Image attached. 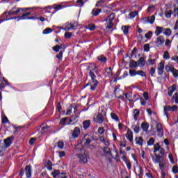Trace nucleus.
Wrapping results in <instances>:
<instances>
[{"label": "nucleus", "instance_id": "nucleus-1", "mask_svg": "<svg viewBox=\"0 0 178 178\" xmlns=\"http://www.w3.org/2000/svg\"><path fill=\"white\" fill-rule=\"evenodd\" d=\"M76 156L79 159V163H81L82 165H86V163H88V160L90 159V154L86 150L77 154Z\"/></svg>", "mask_w": 178, "mask_h": 178}, {"label": "nucleus", "instance_id": "nucleus-2", "mask_svg": "<svg viewBox=\"0 0 178 178\" xmlns=\"http://www.w3.org/2000/svg\"><path fill=\"white\" fill-rule=\"evenodd\" d=\"M115 17L116 16L115 15V13H111L109 16L107 17L106 19H104V22H106L107 25L106 29H108V30H111V29H113V20H115Z\"/></svg>", "mask_w": 178, "mask_h": 178}, {"label": "nucleus", "instance_id": "nucleus-3", "mask_svg": "<svg viewBox=\"0 0 178 178\" xmlns=\"http://www.w3.org/2000/svg\"><path fill=\"white\" fill-rule=\"evenodd\" d=\"M176 112L177 111V106L173 105L172 106L170 105L165 106L163 108L164 115L166 116L167 119H169V111Z\"/></svg>", "mask_w": 178, "mask_h": 178}, {"label": "nucleus", "instance_id": "nucleus-4", "mask_svg": "<svg viewBox=\"0 0 178 178\" xmlns=\"http://www.w3.org/2000/svg\"><path fill=\"white\" fill-rule=\"evenodd\" d=\"M22 10H24V9L22 8H13L9 12H6L3 14V16H8L7 15H8V16H15L16 15H17L18 13H20V12H22Z\"/></svg>", "mask_w": 178, "mask_h": 178}, {"label": "nucleus", "instance_id": "nucleus-5", "mask_svg": "<svg viewBox=\"0 0 178 178\" xmlns=\"http://www.w3.org/2000/svg\"><path fill=\"white\" fill-rule=\"evenodd\" d=\"M31 15V12L23 13L22 15H19V20H35L38 19L37 15L33 17H29Z\"/></svg>", "mask_w": 178, "mask_h": 178}, {"label": "nucleus", "instance_id": "nucleus-6", "mask_svg": "<svg viewBox=\"0 0 178 178\" xmlns=\"http://www.w3.org/2000/svg\"><path fill=\"white\" fill-rule=\"evenodd\" d=\"M153 152L154 154L159 152L161 155H165V149L161 147V145H159V143H156L154 145Z\"/></svg>", "mask_w": 178, "mask_h": 178}, {"label": "nucleus", "instance_id": "nucleus-7", "mask_svg": "<svg viewBox=\"0 0 178 178\" xmlns=\"http://www.w3.org/2000/svg\"><path fill=\"white\" fill-rule=\"evenodd\" d=\"M151 156H152V162H154V163H156V164L159 163L163 160H165L163 155L161 156L159 154H154V155L151 154Z\"/></svg>", "mask_w": 178, "mask_h": 178}, {"label": "nucleus", "instance_id": "nucleus-8", "mask_svg": "<svg viewBox=\"0 0 178 178\" xmlns=\"http://www.w3.org/2000/svg\"><path fill=\"white\" fill-rule=\"evenodd\" d=\"M156 132L158 137H163V125L161 123H157L156 125Z\"/></svg>", "mask_w": 178, "mask_h": 178}, {"label": "nucleus", "instance_id": "nucleus-9", "mask_svg": "<svg viewBox=\"0 0 178 178\" xmlns=\"http://www.w3.org/2000/svg\"><path fill=\"white\" fill-rule=\"evenodd\" d=\"M163 44H165V38L163 35L157 37L154 41L155 47L159 48V47H162Z\"/></svg>", "mask_w": 178, "mask_h": 178}, {"label": "nucleus", "instance_id": "nucleus-10", "mask_svg": "<svg viewBox=\"0 0 178 178\" xmlns=\"http://www.w3.org/2000/svg\"><path fill=\"white\" fill-rule=\"evenodd\" d=\"M64 29L65 31H70V30H76V29H77V22H74L73 24H72V23H66Z\"/></svg>", "mask_w": 178, "mask_h": 178}, {"label": "nucleus", "instance_id": "nucleus-11", "mask_svg": "<svg viewBox=\"0 0 178 178\" xmlns=\"http://www.w3.org/2000/svg\"><path fill=\"white\" fill-rule=\"evenodd\" d=\"M51 131V127L47 125V124H42L41 126L40 133L45 136L47 133H49Z\"/></svg>", "mask_w": 178, "mask_h": 178}, {"label": "nucleus", "instance_id": "nucleus-12", "mask_svg": "<svg viewBox=\"0 0 178 178\" xmlns=\"http://www.w3.org/2000/svg\"><path fill=\"white\" fill-rule=\"evenodd\" d=\"M72 6H67L65 3H62L60 4H54L52 6L53 9H55L56 10H60L61 9H65V8H69Z\"/></svg>", "mask_w": 178, "mask_h": 178}, {"label": "nucleus", "instance_id": "nucleus-13", "mask_svg": "<svg viewBox=\"0 0 178 178\" xmlns=\"http://www.w3.org/2000/svg\"><path fill=\"white\" fill-rule=\"evenodd\" d=\"M33 173V170L31 165H26L25 167V175L26 178H31V175Z\"/></svg>", "mask_w": 178, "mask_h": 178}, {"label": "nucleus", "instance_id": "nucleus-14", "mask_svg": "<svg viewBox=\"0 0 178 178\" xmlns=\"http://www.w3.org/2000/svg\"><path fill=\"white\" fill-rule=\"evenodd\" d=\"M104 120H105V117L104 116V115L102 113L97 114V115L95 118V122H96V123H99V124L102 123Z\"/></svg>", "mask_w": 178, "mask_h": 178}, {"label": "nucleus", "instance_id": "nucleus-15", "mask_svg": "<svg viewBox=\"0 0 178 178\" xmlns=\"http://www.w3.org/2000/svg\"><path fill=\"white\" fill-rule=\"evenodd\" d=\"M81 131H80V128L76 127L72 131V137L73 138H79Z\"/></svg>", "mask_w": 178, "mask_h": 178}, {"label": "nucleus", "instance_id": "nucleus-16", "mask_svg": "<svg viewBox=\"0 0 178 178\" xmlns=\"http://www.w3.org/2000/svg\"><path fill=\"white\" fill-rule=\"evenodd\" d=\"M135 172H136V175L139 177L144 175V172H143V168L138 165V164L135 168Z\"/></svg>", "mask_w": 178, "mask_h": 178}, {"label": "nucleus", "instance_id": "nucleus-17", "mask_svg": "<svg viewBox=\"0 0 178 178\" xmlns=\"http://www.w3.org/2000/svg\"><path fill=\"white\" fill-rule=\"evenodd\" d=\"M77 119H79V116L77 115H72L70 118V121L68 122V125H74L77 122Z\"/></svg>", "mask_w": 178, "mask_h": 178}, {"label": "nucleus", "instance_id": "nucleus-18", "mask_svg": "<svg viewBox=\"0 0 178 178\" xmlns=\"http://www.w3.org/2000/svg\"><path fill=\"white\" fill-rule=\"evenodd\" d=\"M88 70L89 72H95L96 74H98V67L94 63L90 64L88 67Z\"/></svg>", "mask_w": 178, "mask_h": 178}, {"label": "nucleus", "instance_id": "nucleus-19", "mask_svg": "<svg viewBox=\"0 0 178 178\" xmlns=\"http://www.w3.org/2000/svg\"><path fill=\"white\" fill-rule=\"evenodd\" d=\"M165 69V64H163V62H161L159 64L158 71L157 73L159 76H161V74H163V70Z\"/></svg>", "mask_w": 178, "mask_h": 178}, {"label": "nucleus", "instance_id": "nucleus-20", "mask_svg": "<svg viewBox=\"0 0 178 178\" xmlns=\"http://www.w3.org/2000/svg\"><path fill=\"white\" fill-rule=\"evenodd\" d=\"M122 161L126 163L127 169L129 170H131V162H130V160L127 159V156H122Z\"/></svg>", "mask_w": 178, "mask_h": 178}, {"label": "nucleus", "instance_id": "nucleus-21", "mask_svg": "<svg viewBox=\"0 0 178 178\" xmlns=\"http://www.w3.org/2000/svg\"><path fill=\"white\" fill-rule=\"evenodd\" d=\"M126 138L129 141V143H132L133 141V131L131 129H128L126 134Z\"/></svg>", "mask_w": 178, "mask_h": 178}, {"label": "nucleus", "instance_id": "nucleus-22", "mask_svg": "<svg viewBox=\"0 0 178 178\" xmlns=\"http://www.w3.org/2000/svg\"><path fill=\"white\" fill-rule=\"evenodd\" d=\"M177 86H176V84L172 85V86H170L168 88V94L169 95V97H172V95H173V92L177 90Z\"/></svg>", "mask_w": 178, "mask_h": 178}, {"label": "nucleus", "instance_id": "nucleus-23", "mask_svg": "<svg viewBox=\"0 0 178 178\" xmlns=\"http://www.w3.org/2000/svg\"><path fill=\"white\" fill-rule=\"evenodd\" d=\"M97 60H99V62H101V63H103L104 65H105V63H106L108 58H106V57H105V56L104 55H100L99 56L97 57Z\"/></svg>", "mask_w": 178, "mask_h": 178}, {"label": "nucleus", "instance_id": "nucleus-24", "mask_svg": "<svg viewBox=\"0 0 178 178\" xmlns=\"http://www.w3.org/2000/svg\"><path fill=\"white\" fill-rule=\"evenodd\" d=\"M121 92H122L123 95H125V98L129 101L130 102H131V101H133V93L132 92H129V93H124L122 90H120Z\"/></svg>", "mask_w": 178, "mask_h": 178}, {"label": "nucleus", "instance_id": "nucleus-25", "mask_svg": "<svg viewBox=\"0 0 178 178\" xmlns=\"http://www.w3.org/2000/svg\"><path fill=\"white\" fill-rule=\"evenodd\" d=\"M12 137H8L6 140H4V145L6 148H9L12 145Z\"/></svg>", "mask_w": 178, "mask_h": 178}, {"label": "nucleus", "instance_id": "nucleus-26", "mask_svg": "<svg viewBox=\"0 0 178 178\" xmlns=\"http://www.w3.org/2000/svg\"><path fill=\"white\" fill-rule=\"evenodd\" d=\"M98 81H92L90 82V90L91 91H95V89L97 88L98 86Z\"/></svg>", "mask_w": 178, "mask_h": 178}, {"label": "nucleus", "instance_id": "nucleus-27", "mask_svg": "<svg viewBox=\"0 0 178 178\" xmlns=\"http://www.w3.org/2000/svg\"><path fill=\"white\" fill-rule=\"evenodd\" d=\"M164 29L162 26H156L155 31L156 35H161L163 33Z\"/></svg>", "mask_w": 178, "mask_h": 178}, {"label": "nucleus", "instance_id": "nucleus-28", "mask_svg": "<svg viewBox=\"0 0 178 178\" xmlns=\"http://www.w3.org/2000/svg\"><path fill=\"white\" fill-rule=\"evenodd\" d=\"M135 141L136 144H137L138 145H143L144 143V139H143V137L141 136H138L135 138Z\"/></svg>", "mask_w": 178, "mask_h": 178}, {"label": "nucleus", "instance_id": "nucleus-29", "mask_svg": "<svg viewBox=\"0 0 178 178\" xmlns=\"http://www.w3.org/2000/svg\"><path fill=\"white\" fill-rule=\"evenodd\" d=\"M100 141L101 143H103L104 145H106V147H109V145H111L109 140L104 136L100 137Z\"/></svg>", "mask_w": 178, "mask_h": 178}, {"label": "nucleus", "instance_id": "nucleus-30", "mask_svg": "<svg viewBox=\"0 0 178 178\" xmlns=\"http://www.w3.org/2000/svg\"><path fill=\"white\" fill-rule=\"evenodd\" d=\"M173 13H175V11H173L172 10H167L164 13V15H165L166 19H170V17H172V15H173Z\"/></svg>", "mask_w": 178, "mask_h": 178}, {"label": "nucleus", "instance_id": "nucleus-31", "mask_svg": "<svg viewBox=\"0 0 178 178\" xmlns=\"http://www.w3.org/2000/svg\"><path fill=\"white\" fill-rule=\"evenodd\" d=\"M90 126H91V122L90 120H85L83 122V127L85 130L89 129Z\"/></svg>", "mask_w": 178, "mask_h": 178}, {"label": "nucleus", "instance_id": "nucleus-32", "mask_svg": "<svg viewBox=\"0 0 178 178\" xmlns=\"http://www.w3.org/2000/svg\"><path fill=\"white\" fill-rule=\"evenodd\" d=\"M141 128L143 131H148V129H149V124H148V122H143L141 124Z\"/></svg>", "mask_w": 178, "mask_h": 178}, {"label": "nucleus", "instance_id": "nucleus-33", "mask_svg": "<svg viewBox=\"0 0 178 178\" xmlns=\"http://www.w3.org/2000/svg\"><path fill=\"white\" fill-rule=\"evenodd\" d=\"M138 65L140 67L145 66V59L143 57L140 58L138 60Z\"/></svg>", "mask_w": 178, "mask_h": 178}, {"label": "nucleus", "instance_id": "nucleus-34", "mask_svg": "<svg viewBox=\"0 0 178 178\" xmlns=\"http://www.w3.org/2000/svg\"><path fill=\"white\" fill-rule=\"evenodd\" d=\"M129 29H130V26H122L121 30H122L124 35H127V34H129Z\"/></svg>", "mask_w": 178, "mask_h": 178}, {"label": "nucleus", "instance_id": "nucleus-35", "mask_svg": "<svg viewBox=\"0 0 178 178\" xmlns=\"http://www.w3.org/2000/svg\"><path fill=\"white\" fill-rule=\"evenodd\" d=\"M103 152L106 156L112 155V152H111V148H109V147H104Z\"/></svg>", "mask_w": 178, "mask_h": 178}, {"label": "nucleus", "instance_id": "nucleus-36", "mask_svg": "<svg viewBox=\"0 0 178 178\" xmlns=\"http://www.w3.org/2000/svg\"><path fill=\"white\" fill-rule=\"evenodd\" d=\"M95 74H97V73H95V71H90L89 72V76L92 81H97V76Z\"/></svg>", "mask_w": 178, "mask_h": 178}, {"label": "nucleus", "instance_id": "nucleus-37", "mask_svg": "<svg viewBox=\"0 0 178 178\" xmlns=\"http://www.w3.org/2000/svg\"><path fill=\"white\" fill-rule=\"evenodd\" d=\"M67 117L61 118L59 124H60V126H69V124H66V122H67Z\"/></svg>", "mask_w": 178, "mask_h": 178}, {"label": "nucleus", "instance_id": "nucleus-38", "mask_svg": "<svg viewBox=\"0 0 178 178\" xmlns=\"http://www.w3.org/2000/svg\"><path fill=\"white\" fill-rule=\"evenodd\" d=\"M102 12V10L101 9H99V8H94L92 10V15L93 16H98Z\"/></svg>", "mask_w": 178, "mask_h": 178}, {"label": "nucleus", "instance_id": "nucleus-39", "mask_svg": "<svg viewBox=\"0 0 178 178\" xmlns=\"http://www.w3.org/2000/svg\"><path fill=\"white\" fill-rule=\"evenodd\" d=\"M131 129H133L134 131L136 134L140 133V124H134L131 127Z\"/></svg>", "mask_w": 178, "mask_h": 178}, {"label": "nucleus", "instance_id": "nucleus-40", "mask_svg": "<svg viewBox=\"0 0 178 178\" xmlns=\"http://www.w3.org/2000/svg\"><path fill=\"white\" fill-rule=\"evenodd\" d=\"M163 33L164 35H167V37L172 35V30H170V29H169V28L164 29V31Z\"/></svg>", "mask_w": 178, "mask_h": 178}, {"label": "nucleus", "instance_id": "nucleus-41", "mask_svg": "<svg viewBox=\"0 0 178 178\" xmlns=\"http://www.w3.org/2000/svg\"><path fill=\"white\" fill-rule=\"evenodd\" d=\"M137 62H136L134 60H131L129 62V67H131V69H134V67H137Z\"/></svg>", "mask_w": 178, "mask_h": 178}, {"label": "nucleus", "instance_id": "nucleus-42", "mask_svg": "<svg viewBox=\"0 0 178 178\" xmlns=\"http://www.w3.org/2000/svg\"><path fill=\"white\" fill-rule=\"evenodd\" d=\"M111 119H113V120H115V122H119V117L118 116V115H116V113H111Z\"/></svg>", "mask_w": 178, "mask_h": 178}, {"label": "nucleus", "instance_id": "nucleus-43", "mask_svg": "<svg viewBox=\"0 0 178 178\" xmlns=\"http://www.w3.org/2000/svg\"><path fill=\"white\" fill-rule=\"evenodd\" d=\"M170 72L172 73L174 77L177 78L178 77V71L174 67H172L170 69Z\"/></svg>", "mask_w": 178, "mask_h": 178}, {"label": "nucleus", "instance_id": "nucleus-44", "mask_svg": "<svg viewBox=\"0 0 178 178\" xmlns=\"http://www.w3.org/2000/svg\"><path fill=\"white\" fill-rule=\"evenodd\" d=\"M153 34L154 33H152V31H149L145 35V38H147V40H150L151 38H152Z\"/></svg>", "mask_w": 178, "mask_h": 178}, {"label": "nucleus", "instance_id": "nucleus-45", "mask_svg": "<svg viewBox=\"0 0 178 178\" xmlns=\"http://www.w3.org/2000/svg\"><path fill=\"white\" fill-rule=\"evenodd\" d=\"M155 145V139L154 138H150L147 141V145L150 147L151 145Z\"/></svg>", "mask_w": 178, "mask_h": 178}, {"label": "nucleus", "instance_id": "nucleus-46", "mask_svg": "<svg viewBox=\"0 0 178 178\" xmlns=\"http://www.w3.org/2000/svg\"><path fill=\"white\" fill-rule=\"evenodd\" d=\"M59 175H60V171H59L58 170H55L51 173V176H53V177H54V178L58 177V176H59Z\"/></svg>", "mask_w": 178, "mask_h": 178}, {"label": "nucleus", "instance_id": "nucleus-47", "mask_svg": "<svg viewBox=\"0 0 178 178\" xmlns=\"http://www.w3.org/2000/svg\"><path fill=\"white\" fill-rule=\"evenodd\" d=\"M56 58L59 60H62V59H63V51H60L59 53L56 56Z\"/></svg>", "mask_w": 178, "mask_h": 178}, {"label": "nucleus", "instance_id": "nucleus-48", "mask_svg": "<svg viewBox=\"0 0 178 178\" xmlns=\"http://www.w3.org/2000/svg\"><path fill=\"white\" fill-rule=\"evenodd\" d=\"M138 15V11H134V12L130 13L129 16L130 19H134V17H136V16H137Z\"/></svg>", "mask_w": 178, "mask_h": 178}, {"label": "nucleus", "instance_id": "nucleus-49", "mask_svg": "<svg viewBox=\"0 0 178 178\" xmlns=\"http://www.w3.org/2000/svg\"><path fill=\"white\" fill-rule=\"evenodd\" d=\"M86 29L88 30H90V31H94V30H95L97 27H95V25L94 24H88V26H86Z\"/></svg>", "mask_w": 178, "mask_h": 178}, {"label": "nucleus", "instance_id": "nucleus-50", "mask_svg": "<svg viewBox=\"0 0 178 178\" xmlns=\"http://www.w3.org/2000/svg\"><path fill=\"white\" fill-rule=\"evenodd\" d=\"M165 45L166 47H168V49H170V48L172 47V41H170V40H169V39H166V40L165 42Z\"/></svg>", "mask_w": 178, "mask_h": 178}, {"label": "nucleus", "instance_id": "nucleus-51", "mask_svg": "<svg viewBox=\"0 0 178 178\" xmlns=\"http://www.w3.org/2000/svg\"><path fill=\"white\" fill-rule=\"evenodd\" d=\"M106 0H99L96 3V8H99V6H101L102 5H104V3H105V1Z\"/></svg>", "mask_w": 178, "mask_h": 178}, {"label": "nucleus", "instance_id": "nucleus-52", "mask_svg": "<svg viewBox=\"0 0 178 178\" xmlns=\"http://www.w3.org/2000/svg\"><path fill=\"white\" fill-rule=\"evenodd\" d=\"M1 123L3 124H5L6 123H9V120H8V117L6 116H2L1 117Z\"/></svg>", "mask_w": 178, "mask_h": 178}, {"label": "nucleus", "instance_id": "nucleus-53", "mask_svg": "<svg viewBox=\"0 0 178 178\" xmlns=\"http://www.w3.org/2000/svg\"><path fill=\"white\" fill-rule=\"evenodd\" d=\"M129 75L131 77H134V76H137V71H136V70H130Z\"/></svg>", "mask_w": 178, "mask_h": 178}, {"label": "nucleus", "instance_id": "nucleus-54", "mask_svg": "<svg viewBox=\"0 0 178 178\" xmlns=\"http://www.w3.org/2000/svg\"><path fill=\"white\" fill-rule=\"evenodd\" d=\"M57 147L58 148H60V149H63V147H65V143H63V141H58L57 143Z\"/></svg>", "mask_w": 178, "mask_h": 178}, {"label": "nucleus", "instance_id": "nucleus-55", "mask_svg": "<svg viewBox=\"0 0 178 178\" xmlns=\"http://www.w3.org/2000/svg\"><path fill=\"white\" fill-rule=\"evenodd\" d=\"M163 58L165 59V60H169V59H170V55L169 54V52L168 51L164 52Z\"/></svg>", "mask_w": 178, "mask_h": 178}, {"label": "nucleus", "instance_id": "nucleus-56", "mask_svg": "<svg viewBox=\"0 0 178 178\" xmlns=\"http://www.w3.org/2000/svg\"><path fill=\"white\" fill-rule=\"evenodd\" d=\"M140 116V111L135 110L134 112V118L135 120H137L138 118Z\"/></svg>", "mask_w": 178, "mask_h": 178}, {"label": "nucleus", "instance_id": "nucleus-57", "mask_svg": "<svg viewBox=\"0 0 178 178\" xmlns=\"http://www.w3.org/2000/svg\"><path fill=\"white\" fill-rule=\"evenodd\" d=\"M138 76H141V77H147V74L143 70L137 71Z\"/></svg>", "mask_w": 178, "mask_h": 178}, {"label": "nucleus", "instance_id": "nucleus-58", "mask_svg": "<svg viewBox=\"0 0 178 178\" xmlns=\"http://www.w3.org/2000/svg\"><path fill=\"white\" fill-rule=\"evenodd\" d=\"M142 23H143V24H148V23H149V17H143L142 18Z\"/></svg>", "mask_w": 178, "mask_h": 178}, {"label": "nucleus", "instance_id": "nucleus-59", "mask_svg": "<svg viewBox=\"0 0 178 178\" xmlns=\"http://www.w3.org/2000/svg\"><path fill=\"white\" fill-rule=\"evenodd\" d=\"M46 166L49 170H52V162L51 161H47Z\"/></svg>", "mask_w": 178, "mask_h": 178}, {"label": "nucleus", "instance_id": "nucleus-60", "mask_svg": "<svg viewBox=\"0 0 178 178\" xmlns=\"http://www.w3.org/2000/svg\"><path fill=\"white\" fill-rule=\"evenodd\" d=\"M172 101H174L175 104H178V93H175L172 96Z\"/></svg>", "mask_w": 178, "mask_h": 178}, {"label": "nucleus", "instance_id": "nucleus-61", "mask_svg": "<svg viewBox=\"0 0 178 178\" xmlns=\"http://www.w3.org/2000/svg\"><path fill=\"white\" fill-rule=\"evenodd\" d=\"M52 31H54L53 30H52V29H51V28H47L46 29H44V31H43V34H49V33H52Z\"/></svg>", "mask_w": 178, "mask_h": 178}, {"label": "nucleus", "instance_id": "nucleus-62", "mask_svg": "<svg viewBox=\"0 0 178 178\" xmlns=\"http://www.w3.org/2000/svg\"><path fill=\"white\" fill-rule=\"evenodd\" d=\"M154 22H155V15H152L150 17H149V23L150 24H154Z\"/></svg>", "mask_w": 178, "mask_h": 178}, {"label": "nucleus", "instance_id": "nucleus-63", "mask_svg": "<svg viewBox=\"0 0 178 178\" xmlns=\"http://www.w3.org/2000/svg\"><path fill=\"white\" fill-rule=\"evenodd\" d=\"M106 72H107L108 76H112V67H109L106 68Z\"/></svg>", "mask_w": 178, "mask_h": 178}, {"label": "nucleus", "instance_id": "nucleus-64", "mask_svg": "<svg viewBox=\"0 0 178 178\" xmlns=\"http://www.w3.org/2000/svg\"><path fill=\"white\" fill-rule=\"evenodd\" d=\"M145 52H149V44H145L143 47Z\"/></svg>", "mask_w": 178, "mask_h": 178}]
</instances>
